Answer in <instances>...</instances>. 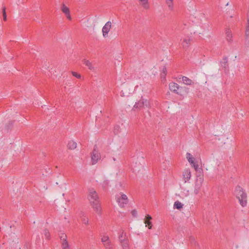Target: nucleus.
Masks as SVG:
<instances>
[{"instance_id":"nucleus-17","label":"nucleus","mask_w":249,"mask_h":249,"mask_svg":"<svg viewBox=\"0 0 249 249\" xmlns=\"http://www.w3.org/2000/svg\"><path fill=\"white\" fill-rule=\"evenodd\" d=\"M65 235H63L61 237V238H62V247L63 249H69V246L68 245V243L67 241H66L65 239Z\"/></svg>"},{"instance_id":"nucleus-35","label":"nucleus","mask_w":249,"mask_h":249,"mask_svg":"<svg viewBox=\"0 0 249 249\" xmlns=\"http://www.w3.org/2000/svg\"><path fill=\"white\" fill-rule=\"evenodd\" d=\"M120 126L119 125H116L114 127V133L115 134H117L119 132Z\"/></svg>"},{"instance_id":"nucleus-6","label":"nucleus","mask_w":249,"mask_h":249,"mask_svg":"<svg viewBox=\"0 0 249 249\" xmlns=\"http://www.w3.org/2000/svg\"><path fill=\"white\" fill-rule=\"evenodd\" d=\"M111 27V22L110 21H107L102 28L103 36L104 37H107V34Z\"/></svg>"},{"instance_id":"nucleus-36","label":"nucleus","mask_w":249,"mask_h":249,"mask_svg":"<svg viewBox=\"0 0 249 249\" xmlns=\"http://www.w3.org/2000/svg\"><path fill=\"white\" fill-rule=\"evenodd\" d=\"M43 234L46 238H48L49 237V232L47 230H45L43 231Z\"/></svg>"},{"instance_id":"nucleus-27","label":"nucleus","mask_w":249,"mask_h":249,"mask_svg":"<svg viewBox=\"0 0 249 249\" xmlns=\"http://www.w3.org/2000/svg\"><path fill=\"white\" fill-rule=\"evenodd\" d=\"M226 35H227V39L228 41H231L232 38V35L231 34V31L229 29H227L226 30Z\"/></svg>"},{"instance_id":"nucleus-16","label":"nucleus","mask_w":249,"mask_h":249,"mask_svg":"<svg viewBox=\"0 0 249 249\" xmlns=\"http://www.w3.org/2000/svg\"><path fill=\"white\" fill-rule=\"evenodd\" d=\"M183 178L185 180V182H186L187 181L189 180L191 177V173L189 170H185L183 174Z\"/></svg>"},{"instance_id":"nucleus-18","label":"nucleus","mask_w":249,"mask_h":249,"mask_svg":"<svg viewBox=\"0 0 249 249\" xmlns=\"http://www.w3.org/2000/svg\"><path fill=\"white\" fill-rule=\"evenodd\" d=\"M220 63L222 67L225 69V70L228 69V58L227 57H224L223 58V61H221Z\"/></svg>"},{"instance_id":"nucleus-34","label":"nucleus","mask_w":249,"mask_h":249,"mask_svg":"<svg viewBox=\"0 0 249 249\" xmlns=\"http://www.w3.org/2000/svg\"><path fill=\"white\" fill-rule=\"evenodd\" d=\"M190 240L192 244H194V245L196 246H198V243H197V242L195 241V239L193 237H190Z\"/></svg>"},{"instance_id":"nucleus-38","label":"nucleus","mask_w":249,"mask_h":249,"mask_svg":"<svg viewBox=\"0 0 249 249\" xmlns=\"http://www.w3.org/2000/svg\"><path fill=\"white\" fill-rule=\"evenodd\" d=\"M131 214L134 216L135 217L137 215V212L136 210H133L131 211Z\"/></svg>"},{"instance_id":"nucleus-19","label":"nucleus","mask_w":249,"mask_h":249,"mask_svg":"<svg viewBox=\"0 0 249 249\" xmlns=\"http://www.w3.org/2000/svg\"><path fill=\"white\" fill-rule=\"evenodd\" d=\"M183 83L187 85H192L194 84V82L186 76H182V77Z\"/></svg>"},{"instance_id":"nucleus-30","label":"nucleus","mask_w":249,"mask_h":249,"mask_svg":"<svg viewBox=\"0 0 249 249\" xmlns=\"http://www.w3.org/2000/svg\"><path fill=\"white\" fill-rule=\"evenodd\" d=\"M101 241H102V243H103L104 245L106 243H107V242H110L109 239V237L107 236H104L102 238Z\"/></svg>"},{"instance_id":"nucleus-39","label":"nucleus","mask_w":249,"mask_h":249,"mask_svg":"<svg viewBox=\"0 0 249 249\" xmlns=\"http://www.w3.org/2000/svg\"><path fill=\"white\" fill-rule=\"evenodd\" d=\"M72 75H73V76H74L75 77H78V74H77V73L76 72H72Z\"/></svg>"},{"instance_id":"nucleus-32","label":"nucleus","mask_w":249,"mask_h":249,"mask_svg":"<svg viewBox=\"0 0 249 249\" xmlns=\"http://www.w3.org/2000/svg\"><path fill=\"white\" fill-rule=\"evenodd\" d=\"M121 244H122L123 248L124 249H127L128 248V243H127V240H126L125 241H124L123 242H121Z\"/></svg>"},{"instance_id":"nucleus-1","label":"nucleus","mask_w":249,"mask_h":249,"mask_svg":"<svg viewBox=\"0 0 249 249\" xmlns=\"http://www.w3.org/2000/svg\"><path fill=\"white\" fill-rule=\"evenodd\" d=\"M234 195L238 199L240 205L245 207L247 204V196L240 186H237L234 190Z\"/></svg>"},{"instance_id":"nucleus-23","label":"nucleus","mask_w":249,"mask_h":249,"mask_svg":"<svg viewBox=\"0 0 249 249\" xmlns=\"http://www.w3.org/2000/svg\"><path fill=\"white\" fill-rule=\"evenodd\" d=\"M141 2L142 6L146 9L149 8V6L148 3V0H139Z\"/></svg>"},{"instance_id":"nucleus-21","label":"nucleus","mask_w":249,"mask_h":249,"mask_svg":"<svg viewBox=\"0 0 249 249\" xmlns=\"http://www.w3.org/2000/svg\"><path fill=\"white\" fill-rule=\"evenodd\" d=\"M9 240L11 244H12L13 243H18V238L17 237V236L14 233L12 234L10 236Z\"/></svg>"},{"instance_id":"nucleus-33","label":"nucleus","mask_w":249,"mask_h":249,"mask_svg":"<svg viewBox=\"0 0 249 249\" xmlns=\"http://www.w3.org/2000/svg\"><path fill=\"white\" fill-rule=\"evenodd\" d=\"M192 165L194 167L196 171H198V170H200L201 169L200 168H199V166L196 163V162H195L194 163H193Z\"/></svg>"},{"instance_id":"nucleus-10","label":"nucleus","mask_w":249,"mask_h":249,"mask_svg":"<svg viewBox=\"0 0 249 249\" xmlns=\"http://www.w3.org/2000/svg\"><path fill=\"white\" fill-rule=\"evenodd\" d=\"M196 182L202 183L203 181V174L202 169L198 170V171H196Z\"/></svg>"},{"instance_id":"nucleus-7","label":"nucleus","mask_w":249,"mask_h":249,"mask_svg":"<svg viewBox=\"0 0 249 249\" xmlns=\"http://www.w3.org/2000/svg\"><path fill=\"white\" fill-rule=\"evenodd\" d=\"M94 210L98 214L101 213V205L99 201H95L90 202Z\"/></svg>"},{"instance_id":"nucleus-8","label":"nucleus","mask_w":249,"mask_h":249,"mask_svg":"<svg viewBox=\"0 0 249 249\" xmlns=\"http://www.w3.org/2000/svg\"><path fill=\"white\" fill-rule=\"evenodd\" d=\"M245 35L246 36V44L249 43V10L247 13V24L246 27Z\"/></svg>"},{"instance_id":"nucleus-25","label":"nucleus","mask_w":249,"mask_h":249,"mask_svg":"<svg viewBox=\"0 0 249 249\" xmlns=\"http://www.w3.org/2000/svg\"><path fill=\"white\" fill-rule=\"evenodd\" d=\"M201 184L202 183H200L199 182H196L195 185V188L194 190V193L196 195H197L198 193L200 187L201 186Z\"/></svg>"},{"instance_id":"nucleus-15","label":"nucleus","mask_w":249,"mask_h":249,"mask_svg":"<svg viewBox=\"0 0 249 249\" xmlns=\"http://www.w3.org/2000/svg\"><path fill=\"white\" fill-rule=\"evenodd\" d=\"M79 216H80L81 219V221H82L83 224H84L85 225L88 224L89 218L84 213H81L80 214H79Z\"/></svg>"},{"instance_id":"nucleus-24","label":"nucleus","mask_w":249,"mask_h":249,"mask_svg":"<svg viewBox=\"0 0 249 249\" xmlns=\"http://www.w3.org/2000/svg\"><path fill=\"white\" fill-rule=\"evenodd\" d=\"M183 207V204L179 201H177L174 203V208L180 210Z\"/></svg>"},{"instance_id":"nucleus-13","label":"nucleus","mask_w":249,"mask_h":249,"mask_svg":"<svg viewBox=\"0 0 249 249\" xmlns=\"http://www.w3.org/2000/svg\"><path fill=\"white\" fill-rule=\"evenodd\" d=\"M191 39L190 37H187V38H185L183 39V41L182 42V45L183 48L184 49L188 48V47L191 44Z\"/></svg>"},{"instance_id":"nucleus-37","label":"nucleus","mask_w":249,"mask_h":249,"mask_svg":"<svg viewBox=\"0 0 249 249\" xmlns=\"http://www.w3.org/2000/svg\"><path fill=\"white\" fill-rule=\"evenodd\" d=\"M3 19L4 20H6V12L5 9H4L3 10Z\"/></svg>"},{"instance_id":"nucleus-9","label":"nucleus","mask_w":249,"mask_h":249,"mask_svg":"<svg viewBox=\"0 0 249 249\" xmlns=\"http://www.w3.org/2000/svg\"><path fill=\"white\" fill-rule=\"evenodd\" d=\"M61 10L62 12L65 14L68 19L69 20L71 19V15L70 14V9L65 4H63L62 5Z\"/></svg>"},{"instance_id":"nucleus-20","label":"nucleus","mask_w":249,"mask_h":249,"mask_svg":"<svg viewBox=\"0 0 249 249\" xmlns=\"http://www.w3.org/2000/svg\"><path fill=\"white\" fill-rule=\"evenodd\" d=\"M186 158L191 165L196 162L195 158L190 153H187Z\"/></svg>"},{"instance_id":"nucleus-31","label":"nucleus","mask_w":249,"mask_h":249,"mask_svg":"<svg viewBox=\"0 0 249 249\" xmlns=\"http://www.w3.org/2000/svg\"><path fill=\"white\" fill-rule=\"evenodd\" d=\"M106 249H113L112 246L110 242H107V243H106L104 245Z\"/></svg>"},{"instance_id":"nucleus-14","label":"nucleus","mask_w":249,"mask_h":249,"mask_svg":"<svg viewBox=\"0 0 249 249\" xmlns=\"http://www.w3.org/2000/svg\"><path fill=\"white\" fill-rule=\"evenodd\" d=\"M147 101L143 100H140L138 102H136L133 108H138L141 109L145 105V103H146Z\"/></svg>"},{"instance_id":"nucleus-26","label":"nucleus","mask_w":249,"mask_h":249,"mask_svg":"<svg viewBox=\"0 0 249 249\" xmlns=\"http://www.w3.org/2000/svg\"><path fill=\"white\" fill-rule=\"evenodd\" d=\"M119 241L120 242H123L127 240V238L126 237L125 233L124 234V231H123L122 233L119 235Z\"/></svg>"},{"instance_id":"nucleus-3","label":"nucleus","mask_w":249,"mask_h":249,"mask_svg":"<svg viewBox=\"0 0 249 249\" xmlns=\"http://www.w3.org/2000/svg\"><path fill=\"white\" fill-rule=\"evenodd\" d=\"M96 146L94 147L93 150L91 154V161L92 165L96 164L99 160L100 159V155L96 150Z\"/></svg>"},{"instance_id":"nucleus-12","label":"nucleus","mask_w":249,"mask_h":249,"mask_svg":"<svg viewBox=\"0 0 249 249\" xmlns=\"http://www.w3.org/2000/svg\"><path fill=\"white\" fill-rule=\"evenodd\" d=\"M151 219L152 217L149 214H147L144 219V222L146 224V226H148L149 229H151L152 227V224L151 222Z\"/></svg>"},{"instance_id":"nucleus-29","label":"nucleus","mask_w":249,"mask_h":249,"mask_svg":"<svg viewBox=\"0 0 249 249\" xmlns=\"http://www.w3.org/2000/svg\"><path fill=\"white\" fill-rule=\"evenodd\" d=\"M173 0H166V4L170 10H172L173 8Z\"/></svg>"},{"instance_id":"nucleus-22","label":"nucleus","mask_w":249,"mask_h":249,"mask_svg":"<svg viewBox=\"0 0 249 249\" xmlns=\"http://www.w3.org/2000/svg\"><path fill=\"white\" fill-rule=\"evenodd\" d=\"M84 63L87 66L89 69L91 71H94L95 68L93 66H92L91 62H90L89 60L84 59L83 60Z\"/></svg>"},{"instance_id":"nucleus-11","label":"nucleus","mask_w":249,"mask_h":249,"mask_svg":"<svg viewBox=\"0 0 249 249\" xmlns=\"http://www.w3.org/2000/svg\"><path fill=\"white\" fill-rule=\"evenodd\" d=\"M77 147V142L75 141L70 140L68 141L67 148L69 150H73Z\"/></svg>"},{"instance_id":"nucleus-40","label":"nucleus","mask_w":249,"mask_h":249,"mask_svg":"<svg viewBox=\"0 0 249 249\" xmlns=\"http://www.w3.org/2000/svg\"><path fill=\"white\" fill-rule=\"evenodd\" d=\"M78 77H79V79H80L81 78V75L79 74Z\"/></svg>"},{"instance_id":"nucleus-2","label":"nucleus","mask_w":249,"mask_h":249,"mask_svg":"<svg viewBox=\"0 0 249 249\" xmlns=\"http://www.w3.org/2000/svg\"><path fill=\"white\" fill-rule=\"evenodd\" d=\"M169 87L171 91L179 95L182 94L181 92L183 88L179 86L178 84L174 82H171L169 84Z\"/></svg>"},{"instance_id":"nucleus-5","label":"nucleus","mask_w":249,"mask_h":249,"mask_svg":"<svg viewBox=\"0 0 249 249\" xmlns=\"http://www.w3.org/2000/svg\"><path fill=\"white\" fill-rule=\"evenodd\" d=\"M121 196L118 198L117 201L119 204V206L123 207L124 205H126L128 202V199L126 195L124 194H121Z\"/></svg>"},{"instance_id":"nucleus-28","label":"nucleus","mask_w":249,"mask_h":249,"mask_svg":"<svg viewBox=\"0 0 249 249\" xmlns=\"http://www.w3.org/2000/svg\"><path fill=\"white\" fill-rule=\"evenodd\" d=\"M167 73V69L165 66L162 68V72L161 74V78L163 79H165V76Z\"/></svg>"},{"instance_id":"nucleus-4","label":"nucleus","mask_w":249,"mask_h":249,"mask_svg":"<svg viewBox=\"0 0 249 249\" xmlns=\"http://www.w3.org/2000/svg\"><path fill=\"white\" fill-rule=\"evenodd\" d=\"M88 197L90 202L95 201H98L99 197L98 195L96 192L94 190V189H89V194Z\"/></svg>"}]
</instances>
